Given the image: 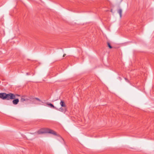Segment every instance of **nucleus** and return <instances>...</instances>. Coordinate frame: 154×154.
<instances>
[{
    "label": "nucleus",
    "mask_w": 154,
    "mask_h": 154,
    "mask_svg": "<svg viewBox=\"0 0 154 154\" xmlns=\"http://www.w3.org/2000/svg\"><path fill=\"white\" fill-rule=\"evenodd\" d=\"M122 10L121 9H120L118 10V12L119 14V15L120 17H122Z\"/></svg>",
    "instance_id": "6"
},
{
    "label": "nucleus",
    "mask_w": 154,
    "mask_h": 154,
    "mask_svg": "<svg viewBox=\"0 0 154 154\" xmlns=\"http://www.w3.org/2000/svg\"><path fill=\"white\" fill-rule=\"evenodd\" d=\"M35 99L38 101H41V100L38 98H35Z\"/></svg>",
    "instance_id": "11"
},
{
    "label": "nucleus",
    "mask_w": 154,
    "mask_h": 154,
    "mask_svg": "<svg viewBox=\"0 0 154 154\" xmlns=\"http://www.w3.org/2000/svg\"><path fill=\"white\" fill-rule=\"evenodd\" d=\"M15 95L11 93L7 94L5 93H0V98L2 100H13L15 98Z\"/></svg>",
    "instance_id": "1"
},
{
    "label": "nucleus",
    "mask_w": 154,
    "mask_h": 154,
    "mask_svg": "<svg viewBox=\"0 0 154 154\" xmlns=\"http://www.w3.org/2000/svg\"><path fill=\"white\" fill-rule=\"evenodd\" d=\"M28 99L27 98H22L20 99V101L22 102H23L25 101H26L28 100Z\"/></svg>",
    "instance_id": "8"
},
{
    "label": "nucleus",
    "mask_w": 154,
    "mask_h": 154,
    "mask_svg": "<svg viewBox=\"0 0 154 154\" xmlns=\"http://www.w3.org/2000/svg\"><path fill=\"white\" fill-rule=\"evenodd\" d=\"M60 111H61L62 112H65V111H66V109H63V108L62 107H61L60 108L59 110Z\"/></svg>",
    "instance_id": "9"
},
{
    "label": "nucleus",
    "mask_w": 154,
    "mask_h": 154,
    "mask_svg": "<svg viewBox=\"0 0 154 154\" xmlns=\"http://www.w3.org/2000/svg\"><path fill=\"white\" fill-rule=\"evenodd\" d=\"M26 74V75H29V73H27Z\"/></svg>",
    "instance_id": "12"
},
{
    "label": "nucleus",
    "mask_w": 154,
    "mask_h": 154,
    "mask_svg": "<svg viewBox=\"0 0 154 154\" xmlns=\"http://www.w3.org/2000/svg\"><path fill=\"white\" fill-rule=\"evenodd\" d=\"M47 133H50L55 135H57V134L55 131L51 129L48 128H47Z\"/></svg>",
    "instance_id": "3"
},
{
    "label": "nucleus",
    "mask_w": 154,
    "mask_h": 154,
    "mask_svg": "<svg viewBox=\"0 0 154 154\" xmlns=\"http://www.w3.org/2000/svg\"><path fill=\"white\" fill-rule=\"evenodd\" d=\"M125 79L126 80H128L126 78H125Z\"/></svg>",
    "instance_id": "13"
},
{
    "label": "nucleus",
    "mask_w": 154,
    "mask_h": 154,
    "mask_svg": "<svg viewBox=\"0 0 154 154\" xmlns=\"http://www.w3.org/2000/svg\"><path fill=\"white\" fill-rule=\"evenodd\" d=\"M19 102V100L18 99H16L12 101L14 105H17Z\"/></svg>",
    "instance_id": "4"
},
{
    "label": "nucleus",
    "mask_w": 154,
    "mask_h": 154,
    "mask_svg": "<svg viewBox=\"0 0 154 154\" xmlns=\"http://www.w3.org/2000/svg\"><path fill=\"white\" fill-rule=\"evenodd\" d=\"M47 105L51 108H55L53 105L51 103L47 104Z\"/></svg>",
    "instance_id": "7"
},
{
    "label": "nucleus",
    "mask_w": 154,
    "mask_h": 154,
    "mask_svg": "<svg viewBox=\"0 0 154 154\" xmlns=\"http://www.w3.org/2000/svg\"><path fill=\"white\" fill-rule=\"evenodd\" d=\"M60 103L61 106L62 107H65V104L64 102L63 101H61Z\"/></svg>",
    "instance_id": "5"
},
{
    "label": "nucleus",
    "mask_w": 154,
    "mask_h": 154,
    "mask_svg": "<svg viewBox=\"0 0 154 154\" xmlns=\"http://www.w3.org/2000/svg\"><path fill=\"white\" fill-rule=\"evenodd\" d=\"M38 134H42L44 133H47V128H42L37 131Z\"/></svg>",
    "instance_id": "2"
},
{
    "label": "nucleus",
    "mask_w": 154,
    "mask_h": 154,
    "mask_svg": "<svg viewBox=\"0 0 154 154\" xmlns=\"http://www.w3.org/2000/svg\"><path fill=\"white\" fill-rule=\"evenodd\" d=\"M107 45H108V46L110 48H112V47L111 46V45H110V44L109 43V42H107Z\"/></svg>",
    "instance_id": "10"
},
{
    "label": "nucleus",
    "mask_w": 154,
    "mask_h": 154,
    "mask_svg": "<svg viewBox=\"0 0 154 154\" xmlns=\"http://www.w3.org/2000/svg\"><path fill=\"white\" fill-rule=\"evenodd\" d=\"M64 56H65V54H64L63 56L64 57Z\"/></svg>",
    "instance_id": "14"
}]
</instances>
